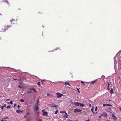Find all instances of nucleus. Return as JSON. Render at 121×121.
<instances>
[{
    "label": "nucleus",
    "mask_w": 121,
    "mask_h": 121,
    "mask_svg": "<svg viewBox=\"0 0 121 121\" xmlns=\"http://www.w3.org/2000/svg\"><path fill=\"white\" fill-rule=\"evenodd\" d=\"M82 110L78 108L75 109L73 111V112H81Z\"/></svg>",
    "instance_id": "nucleus-1"
},
{
    "label": "nucleus",
    "mask_w": 121,
    "mask_h": 121,
    "mask_svg": "<svg viewBox=\"0 0 121 121\" xmlns=\"http://www.w3.org/2000/svg\"><path fill=\"white\" fill-rule=\"evenodd\" d=\"M56 94V95H57V97L58 98H60L63 96V94L58 92Z\"/></svg>",
    "instance_id": "nucleus-2"
},
{
    "label": "nucleus",
    "mask_w": 121,
    "mask_h": 121,
    "mask_svg": "<svg viewBox=\"0 0 121 121\" xmlns=\"http://www.w3.org/2000/svg\"><path fill=\"white\" fill-rule=\"evenodd\" d=\"M118 70L121 69V62H120L118 63Z\"/></svg>",
    "instance_id": "nucleus-3"
},
{
    "label": "nucleus",
    "mask_w": 121,
    "mask_h": 121,
    "mask_svg": "<svg viewBox=\"0 0 121 121\" xmlns=\"http://www.w3.org/2000/svg\"><path fill=\"white\" fill-rule=\"evenodd\" d=\"M112 117L113 119L115 121H116L117 119V117L115 116L114 115V113H113L112 114Z\"/></svg>",
    "instance_id": "nucleus-4"
},
{
    "label": "nucleus",
    "mask_w": 121,
    "mask_h": 121,
    "mask_svg": "<svg viewBox=\"0 0 121 121\" xmlns=\"http://www.w3.org/2000/svg\"><path fill=\"white\" fill-rule=\"evenodd\" d=\"M50 106L51 107H57V105H56L54 104H50Z\"/></svg>",
    "instance_id": "nucleus-5"
},
{
    "label": "nucleus",
    "mask_w": 121,
    "mask_h": 121,
    "mask_svg": "<svg viewBox=\"0 0 121 121\" xmlns=\"http://www.w3.org/2000/svg\"><path fill=\"white\" fill-rule=\"evenodd\" d=\"M68 114L66 112V113H65V114L64 115L63 117L64 118L66 119L68 117Z\"/></svg>",
    "instance_id": "nucleus-6"
},
{
    "label": "nucleus",
    "mask_w": 121,
    "mask_h": 121,
    "mask_svg": "<svg viewBox=\"0 0 121 121\" xmlns=\"http://www.w3.org/2000/svg\"><path fill=\"white\" fill-rule=\"evenodd\" d=\"M101 116L107 117V114L106 113L104 112L101 114Z\"/></svg>",
    "instance_id": "nucleus-7"
},
{
    "label": "nucleus",
    "mask_w": 121,
    "mask_h": 121,
    "mask_svg": "<svg viewBox=\"0 0 121 121\" xmlns=\"http://www.w3.org/2000/svg\"><path fill=\"white\" fill-rule=\"evenodd\" d=\"M73 103L75 106H79L80 103L74 102Z\"/></svg>",
    "instance_id": "nucleus-8"
},
{
    "label": "nucleus",
    "mask_w": 121,
    "mask_h": 121,
    "mask_svg": "<svg viewBox=\"0 0 121 121\" xmlns=\"http://www.w3.org/2000/svg\"><path fill=\"white\" fill-rule=\"evenodd\" d=\"M35 106V107L34 108V109H35L37 111L39 109V108L38 107V105H36Z\"/></svg>",
    "instance_id": "nucleus-9"
},
{
    "label": "nucleus",
    "mask_w": 121,
    "mask_h": 121,
    "mask_svg": "<svg viewBox=\"0 0 121 121\" xmlns=\"http://www.w3.org/2000/svg\"><path fill=\"white\" fill-rule=\"evenodd\" d=\"M16 112L18 113H21L22 112V111L19 110H16Z\"/></svg>",
    "instance_id": "nucleus-10"
},
{
    "label": "nucleus",
    "mask_w": 121,
    "mask_h": 121,
    "mask_svg": "<svg viewBox=\"0 0 121 121\" xmlns=\"http://www.w3.org/2000/svg\"><path fill=\"white\" fill-rule=\"evenodd\" d=\"M7 27H8L7 26H4V28L3 30H2L1 31L3 32V31H5V30H6V29L7 28Z\"/></svg>",
    "instance_id": "nucleus-11"
},
{
    "label": "nucleus",
    "mask_w": 121,
    "mask_h": 121,
    "mask_svg": "<svg viewBox=\"0 0 121 121\" xmlns=\"http://www.w3.org/2000/svg\"><path fill=\"white\" fill-rule=\"evenodd\" d=\"M43 115L44 116H48L47 112H43Z\"/></svg>",
    "instance_id": "nucleus-12"
},
{
    "label": "nucleus",
    "mask_w": 121,
    "mask_h": 121,
    "mask_svg": "<svg viewBox=\"0 0 121 121\" xmlns=\"http://www.w3.org/2000/svg\"><path fill=\"white\" fill-rule=\"evenodd\" d=\"M29 89L30 90H33L35 92H36V90L35 88H30Z\"/></svg>",
    "instance_id": "nucleus-13"
},
{
    "label": "nucleus",
    "mask_w": 121,
    "mask_h": 121,
    "mask_svg": "<svg viewBox=\"0 0 121 121\" xmlns=\"http://www.w3.org/2000/svg\"><path fill=\"white\" fill-rule=\"evenodd\" d=\"M79 106H80L81 107H84V105L83 104H81L80 103Z\"/></svg>",
    "instance_id": "nucleus-14"
},
{
    "label": "nucleus",
    "mask_w": 121,
    "mask_h": 121,
    "mask_svg": "<svg viewBox=\"0 0 121 121\" xmlns=\"http://www.w3.org/2000/svg\"><path fill=\"white\" fill-rule=\"evenodd\" d=\"M39 99H37V105H39Z\"/></svg>",
    "instance_id": "nucleus-15"
},
{
    "label": "nucleus",
    "mask_w": 121,
    "mask_h": 121,
    "mask_svg": "<svg viewBox=\"0 0 121 121\" xmlns=\"http://www.w3.org/2000/svg\"><path fill=\"white\" fill-rule=\"evenodd\" d=\"M7 118V117L2 119V120H1V121H7V120L5 119Z\"/></svg>",
    "instance_id": "nucleus-16"
},
{
    "label": "nucleus",
    "mask_w": 121,
    "mask_h": 121,
    "mask_svg": "<svg viewBox=\"0 0 121 121\" xmlns=\"http://www.w3.org/2000/svg\"><path fill=\"white\" fill-rule=\"evenodd\" d=\"M96 81H97V80H95L92 82H91V84H93L95 83L96 82Z\"/></svg>",
    "instance_id": "nucleus-17"
},
{
    "label": "nucleus",
    "mask_w": 121,
    "mask_h": 121,
    "mask_svg": "<svg viewBox=\"0 0 121 121\" xmlns=\"http://www.w3.org/2000/svg\"><path fill=\"white\" fill-rule=\"evenodd\" d=\"M60 113H66V112L65 111H60Z\"/></svg>",
    "instance_id": "nucleus-18"
},
{
    "label": "nucleus",
    "mask_w": 121,
    "mask_h": 121,
    "mask_svg": "<svg viewBox=\"0 0 121 121\" xmlns=\"http://www.w3.org/2000/svg\"><path fill=\"white\" fill-rule=\"evenodd\" d=\"M110 92L111 93H113V91L112 89L110 91Z\"/></svg>",
    "instance_id": "nucleus-19"
},
{
    "label": "nucleus",
    "mask_w": 121,
    "mask_h": 121,
    "mask_svg": "<svg viewBox=\"0 0 121 121\" xmlns=\"http://www.w3.org/2000/svg\"><path fill=\"white\" fill-rule=\"evenodd\" d=\"M3 2H7V3L8 4V2L7 1V0H3Z\"/></svg>",
    "instance_id": "nucleus-20"
},
{
    "label": "nucleus",
    "mask_w": 121,
    "mask_h": 121,
    "mask_svg": "<svg viewBox=\"0 0 121 121\" xmlns=\"http://www.w3.org/2000/svg\"><path fill=\"white\" fill-rule=\"evenodd\" d=\"M15 21V20L14 19H12L10 20V22H12L13 21Z\"/></svg>",
    "instance_id": "nucleus-21"
},
{
    "label": "nucleus",
    "mask_w": 121,
    "mask_h": 121,
    "mask_svg": "<svg viewBox=\"0 0 121 121\" xmlns=\"http://www.w3.org/2000/svg\"><path fill=\"white\" fill-rule=\"evenodd\" d=\"M37 84V85L39 86H40L41 85L40 83L39 82H38Z\"/></svg>",
    "instance_id": "nucleus-22"
},
{
    "label": "nucleus",
    "mask_w": 121,
    "mask_h": 121,
    "mask_svg": "<svg viewBox=\"0 0 121 121\" xmlns=\"http://www.w3.org/2000/svg\"><path fill=\"white\" fill-rule=\"evenodd\" d=\"M98 109V108L97 107H96L95 109V111H97Z\"/></svg>",
    "instance_id": "nucleus-23"
},
{
    "label": "nucleus",
    "mask_w": 121,
    "mask_h": 121,
    "mask_svg": "<svg viewBox=\"0 0 121 121\" xmlns=\"http://www.w3.org/2000/svg\"><path fill=\"white\" fill-rule=\"evenodd\" d=\"M94 107H93L91 109V111H92L93 113H94V111L93 110V109Z\"/></svg>",
    "instance_id": "nucleus-24"
},
{
    "label": "nucleus",
    "mask_w": 121,
    "mask_h": 121,
    "mask_svg": "<svg viewBox=\"0 0 121 121\" xmlns=\"http://www.w3.org/2000/svg\"><path fill=\"white\" fill-rule=\"evenodd\" d=\"M108 90H109V86L110 85L109 83L108 82Z\"/></svg>",
    "instance_id": "nucleus-25"
},
{
    "label": "nucleus",
    "mask_w": 121,
    "mask_h": 121,
    "mask_svg": "<svg viewBox=\"0 0 121 121\" xmlns=\"http://www.w3.org/2000/svg\"><path fill=\"white\" fill-rule=\"evenodd\" d=\"M69 102L71 104H73V103L72 102V101H69Z\"/></svg>",
    "instance_id": "nucleus-26"
},
{
    "label": "nucleus",
    "mask_w": 121,
    "mask_h": 121,
    "mask_svg": "<svg viewBox=\"0 0 121 121\" xmlns=\"http://www.w3.org/2000/svg\"><path fill=\"white\" fill-rule=\"evenodd\" d=\"M20 101L21 102H23L24 101L23 99H20Z\"/></svg>",
    "instance_id": "nucleus-27"
},
{
    "label": "nucleus",
    "mask_w": 121,
    "mask_h": 121,
    "mask_svg": "<svg viewBox=\"0 0 121 121\" xmlns=\"http://www.w3.org/2000/svg\"><path fill=\"white\" fill-rule=\"evenodd\" d=\"M58 112V110H57L56 112H55V114H56Z\"/></svg>",
    "instance_id": "nucleus-28"
},
{
    "label": "nucleus",
    "mask_w": 121,
    "mask_h": 121,
    "mask_svg": "<svg viewBox=\"0 0 121 121\" xmlns=\"http://www.w3.org/2000/svg\"><path fill=\"white\" fill-rule=\"evenodd\" d=\"M81 82L84 85H85V84L82 81H81Z\"/></svg>",
    "instance_id": "nucleus-29"
},
{
    "label": "nucleus",
    "mask_w": 121,
    "mask_h": 121,
    "mask_svg": "<svg viewBox=\"0 0 121 121\" xmlns=\"http://www.w3.org/2000/svg\"><path fill=\"white\" fill-rule=\"evenodd\" d=\"M103 105L104 106H107V104H103Z\"/></svg>",
    "instance_id": "nucleus-30"
},
{
    "label": "nucleus",
    "mask_w": 121,
    "mask_h": 121,
    "mask_svg": "<svg viewBox=\"0 0 121 121\" xmlns=\"http://www.w3.org/2000/svg\"><path fill=\"white\" fill-rule=\"evenodd\" d=\"M32 92V91H27V92L28 93H30Z\"/></svg>",
    "instance_id": "nucleus-31"
},
{
    "label": "nucleus",
    "mask_w": 121,
    "mask_h": 121,
    "mask_svg": "<svg viewBox=\"0 0 121 121\" xmlns=\"http://www.w3.org/2000/svg\"><path fill=\"white\" fill-rule=\"evenodd\" d=\"M10 104H13V103L12 102V101H11L10 102Z\"/></svg>",
    "instance_id": "nucleus-32"
},
{
    "label": "nucleus",
    "mask_w": 121,
    "mask_h": 121,
    "mask_svg": "<svg viewBox=\"0 0 121 121\" xmlns=\"http://www.w3.org/2000/svg\"><path fill=\"white\" fill-rule=\"evenodd\" d=\"M67 85L69 86H70V84H69V82H68L67 83Z\"/></svg>",
    "instance_id": "nucleus-33"
},
{
    "label": "nucleus",
    "mask_w": 121,
    "mask_h": 121,
    "mask_svg": "<svg viewBox=\"0 0 121 121\" xmlns=\"http://www.w3.org/2000/svg\"><path fill=\"white\" fill-rule=\"evenodd\" d=\"M17 108L18 109H19L20 108V106L18 105L17 106Z\"/></svg>",
    "instance_id": "nucleus-34"
},
{
    "label": "nucleus",
    "mask_w": 121,
    "mask_h": 121,
    "mask_svg": "<svg viewBox=\"0 0 121 121\" xmlns=\"http://www.w3.org/2000/svg\"><path fill=\"white\" fill-rule=\"evenodd\" d=\"M107 106H111V105L109 104H107Z\"/></svg>",
    "instance_id": "nucleus-35"
},
{
    "label": "nucleus",
    "mask_w": 121,
    "mask_h": 121,
    "mask_svg": "<svg viewBox=\"0 0 121 121\" xmlns=\"http://www.w3.org/2000/svg\"><path fill=\"white\" fill-rule=\"evenodd\" d=\"M4 106H2L1 107V109H3V108H4Z\"/></svg>",
    "instance_id": "nucleus-36"
},
{
    "label": "nucleus",
    "mask_w": 121,
    "mask_h": 121,
    "mask_svg": "<svg viewBox=\"0 0 121 121\" xmlns=\"http://www.w3.org/2000/svg\"><path fill=\"white\" fill-rule=\"evenodd\" d=\"M77 90H78V92H79V89H78V88H77Z\"/></svg>",
    "instance_id": "nucleus-37"
},
{
    "label": "nucleus",
    "mask_w": 121,
    "mask_h": 121,
    "mask_svg": "<svg viewBox=\"0 0 121 121\" xmlns=\"http://www.w3.org/2000/svg\"><path fill=\"white\" fill-rule=\"evenodd\" d=\"M3 106L4 107H5L6 106V105L5 104H4Z\"/></svg>",
    "instance_id": "nucleus-38"
},
{
    "label": "nucleus",
    "mask_w": 121,
    "mask_h": 121,
    "mask_svg": "<svg viewBox=\"0 0 121 121\" xmlns=\"http://www.w3.org/2000/svg\"><path fill=\"white\" fill-rule=\"evenodd\" d=\"M65 85L66 86L67 85V82H66L65 83Z\"/></svg>",
    "instance_id": "nucleus-39"
},
{
    "label": "nucleus",
    "mask_w": 121,
    "mask_h": 121,
    "mask_svg": "<svg viewBox=\"0 0 121 121\" xmlns=\"http://www.w3.org/2000/svg\"><path fill=\"white\" fill-rule=\"evenodd\" d=\"M10 108V107L9 106H8V108Z\"/></svg>",
    "instance_id": "nucleus-40"
},
{
    "label": "nucleus",
    "mask_w": 121,
    "mask_h": 121,
    "mask_svg": "<svg viewBox=\"0 0 121 121\" xmlns=\"http://www.w3.org/2000/svg\"><path fill=\"white\" fill-rule=\"evenodd\" d=\"M50 95V94H47V95L48 96Z\"/></svg>",
    "instance_id": "nucleus-41"
},
{
    "label": "nucleus",
    "mask_w": 121,
    "mask_h": 121,
    "mask_svg": "<svg viewBox=\"0 0 121 121\" xmlns=\"http://www.w3.org/2000/svg\"><path fill=\"white\" fill-rule=\"evenodd\" d=\"M91 104H90L89 105V107H91Z\"/></svg>",
    "instance_id": "nucleus-42"
},
{
    "label": "nucleus",
    "mask_w": 121,
    "mask_h": 121,
    "mask_svg": "<svg viewBox=\"0 0 121 121\" xmlns=\"http://www.w3.org/2000/svg\"><path fill=\"white\" fill-rule=\"evenodd\" d=\"M18 86L19 88H21V86L20 85H19Z\"/></svg>",
    "instance_id": "nucleus-43"
},
{
    "label": "nucleus",
    "mask_w": 121,
    "mask_h": 121,
    "mask_svg": "<svg viewBox=\"0 0 121 121\" xmlns=\"http://www.w3.org/2000/svg\"><path fill=\"white\" fill-rule=\"evenodd\" d=\"M101 116H101H100L99 117V118H100L101 117V116Z\"/></svg>",
    "instance_id": "nucleus-44"
},
{
    "label": "nucleus",
    "mask_w": 121,
    "mask_h": 121,
    "mask_svg": "<svg viewBox=\"0 0 121 121\" xmlns=\"http://www.w3.org/2000/svg\"><path fill=\"white\" fill-rule=\"evenodd\" d=\"M16 104H15L14 105V108L15 107V106H16Z\"/></svg>",
    "instance_id": "nucleus-45"
},
{
    "label": "nucleus",
    "mask_w": 121,
    "mask_h": 121,
    "mask_svg": "<svg viewBox=\"0 0 121 121\" xmlns=\"http://www.w3.org/2000/svg\"><path fill=\"white\" fill-rule=\"evenodd\" d=\"M67 121H73L72 120H68Z\"/></svg>",
    "instance_id": "nucleus-46"
},
{
    "label": "nucleus",
    "mask_w": 121,
    "mask_h": 121,
    "mask_svg": "<svg viewBox=\"0 0 121 121\" xmlns=\"http://www.w3.org/2000/svg\"><path fill=\"white\" fill-rule=\"evenodd\" d=\"M116 56H115L114 58V60L115 59H116Z\"/></svg>",
    "instance_id": "nucleus-47"
},
{
    "label": "nucleus",
    "mask_w": 121,
    "mask_h": 121,
    "mask_svg": "<svg viewBox=\"0 0 121 121\" xmlns=\"http://www.w3.org/2000/svg\"><path fill=\"white\" fill-rule=\"evenodd\" d=\"M90 121V120L89 119H88V120H86V121Z\"/></svg>",
    "instance_id": "nucleus-48"
},
{
    "label": "nucleus",
    "mask_w": 121,
    "mask_h": 121,
    "mask_svg": "<svg viewBox=\"0 0 121 121\" xmlns=\"http://www.w3.org/2000/svg\"><path fill=\"white\" fill-rule=\"evenodd\" d=\"M73 121H78V120H74Z\"/></svg>",
    "instance_id": "nucleus-49"
},
{
    "label": "nucleus",
    "mask_w": 121,
    "mask_h": 121,
    "mask_svg": "<svg viewBox=\"0 0 121 121\" xmlns=\"http://www.w3.org/2000/svg\"><path fill=\"white\" fill-rule=\"evenodd\" d=\"M10 26H8V28L9 27H10Z\"/></svg>",
    "instance_id": "nucleus-50"
},
{
    "label": "nucleus",
    "mask_w": 121,
    "mask_h": 121,
    "mask_svg": "<svg viewBox=\"0 0 121 121\" xmlns=\"http://www.w3.org/2000/svg\"><path fill=\"white\" fill-rule=\"evenodd\" d=\"M14 79V80H17V79Z\"/></svg>",
    "instance_id": "nucleus-51"
},
{
    "label": "nucleus",
    "mask_w": 121,
    "mask_h": 121,
    "mask_svg": "<svg viewBox=\"0 0 121 121\" xmlns=\"http://www.w3.org/2000/svg\"><path fill=\"white\" fill-rule=\"evenodd\" d=\"M88 101H89L90 102H91L92 101H91V100H89Z\"/></svg>",
    "instance_id": "nucleus-52"
},
{
    "label": "nucleus",
    "mask_w": 121,
    "mask_h": 121,
    "mask_svg": "<svg viewBox=\"0 0 121 121\" xmlns=\"http://www.w3.org/2000/svg\"><path fill=\"white\" fill-rule=\"evenodd\" d=\"M29 114V113H27V114H26V115H28Z\"/></svg>",
    "instance_id": "nucleus-53"
},
{
    "label": "nucleus",
    "mask_w": 121,
    "mask_h": 121,
    "mask_svg": "<svg viewBox=\"0 0 121 121\" xmlns=\"http://www.w3.org/2000/svg\"><path fill=\"white\" fill-rule=\"evenodd\" d=\"M58 49H59V48H58L57 49H56L55 50H57Z\"/></svg>",
    "instance_id": "nucleus-54"
},
{
    "label": "nucleus",
    "mask_w": 121,
    "mask_h": 121,
    "mask_svg": "<svg viewBox=\"0 0 121 121\" xmlns=\"http://www.w3.org/2000/svg\"><path fill=\"white\" fill-rule=\"evenodd\" d=\"M52 83H53V84L54 85V84H55V83H54V82H52Z\"/></svg>",
    "instance_id": "nucleus-55"
},
{
    "label": "nucleus",
    "mask_w": 121,
    "mask_h": 121,
    "mask_svg": "<svg viewBox=\"0 0 121 121\" xmlns=\"http://www.w3.org/2000/svg\"><path fill=\"white\" fill-rule=\"evenodd\" d=\"M39 121H41L40 120Z\"/></svg>",
    "instance_id": "nucleus-56"
},
{
    "label": "nucleus",
    "mask_w": 121,
    "mask_h": 121,
    "mask_svg": "<svg viewBox=\"0 0 121 121\" xmlns=\"http://www.w3.org/2000/svg\"><path fill=\"white\" fill-rule=\"evenodd\" d=\"M43 110H42V112H43Z\"/></svg>",
    "instance_id": "nucleus-57"
},
{
    "label": "nucleus",
    "mask_w": 121,
    "mask_h": 121,
    "mask_svg": "<svg viewBox=\"0 0 121 121\" xmlns=\"http://www.w3.org/2000/svg\"><path fill=\"white\" fill-rule=\"evenodd\" d=\"M6 108H8V106L7 107H6Z\"/></svg>",
    "instance_id": "nucleus-58"
},
{
    "label": "nucleus",
    "mask_w": 121,
    "mask_h": 121,
    "mask_svg": "<svg viewBox=\"0 0 121 121\" xmlns=\"http://www.w3.org/2000/svg\"><path fill=\"white\" fill-rule=\"evenodd\" d=\"M0 15H2L0 13Z\"/></svg>",
    "instance_id": "nucleus-59"
},
{
    "label": "nucleus",
    "mask_w": 121,
    "mask_h": 121,
    "mask_svg": "<svg viewBox=\"0 0 121 121\" xmlns=\"http://www.w3.org/2000/svg\"><path fill=\"white\" fill-rule=\"evenodd\" d=\"M42 26L43 27V26Z\"/></svg>",
    "instance_id": "nucleus-60"
}]
</instances>
